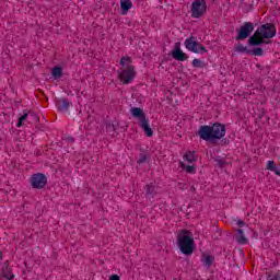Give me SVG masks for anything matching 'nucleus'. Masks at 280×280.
<instances>
[{"mask_svg": "<svg viewBox=\"0 0 280 280\" xmlns=\"http://www.w3.org/2000/svg\"><path fill=\"white\" fill-rule=\"evenodd\" d=\"M130 113H131L132 117H135L136 119H139V122H141L142 119H147L145 113H143V109H141L139 107H132L130 109Z\"/></svg>", "mask_w": 280, "mask_h": 280, "instance_id": "14", "label": "nucleus"}, {"mask_svg": "<svg viewBox=\"0 0 280 280\" xmlns=\"http://www.w3.org/2000/svg\"><path fill=\"white\" fill-rule=\"evenodd\" d=\"M237 226H240L242 229V226H246V222L237 221Z\"/></svg>", "mask_w": 280, "mask_h": 280, "instance_id": "31", "label": "nucleus"}, {"mask_svg": "<svg viewBox=\"0 0 280 280\" xmlns=\"http://www.w3.org/2000/svg\"><path fill=\"white\" fill-rule=\"evenodd\" d=\"M277 36V27L272 23L262 24L258 27L253 36H250L247 40L250 47H259V45H266V39L275 38Z\"/></svg>", "mask_w": 280, "mask_h": 280, "instance_id": "2", "label": "nucleus"}, {"mask_svg": "<svg viewBox=\"0 0 280 280\" xmlns=\"http://www.w3.org/2000/svg\"><path fill=\"white\" fill-rule=\"evenodd\" d=\"M253 32H255V24H253V22H245L240 30H236V40H246V38H248V36H250V34H253Z\"/></svg>", "mask_w": 280, "mask_h": 280, "instance_id": "5", "label": "nucleus"}, {"mask_svg": "<svg viewBox=\"0 0 280 280\" xmlns=\"http://www.w3.org/2000/svg\"><path fill=\"white\" fill-rule=\"evenodd\" d=\"M186 172H187L188 174H194V173L196 172V167H195V166H187V167H186Z\"/></svg>", "mask_w": 280, "mask_h": 280, "instance_id": "27", "label": "nucleus"}, {"mask_svg": "<svg viewBox=\"0 0 280 280\" xmlns=\"http://www.w3.org/2000/svg\"><path fill=\"white\" fill-rule=\"evenodd\" d=\"M192 19H202L207 14V1L195 0L190 8Z\"/></svg>", "mask_w": 280, "mask_h": 280, "instance_id": "4", "label": "nucleus"}, {"mask_svg": "<svg viewBox=\"0 0 280 280\" xmlns=\"http://www.w3.org/2000/svg\"><path fill=\"white\" fill-rule=\"evenodd\" d=\"M131 63H132V60L130 59L129 56L122 57V58L120 59V65H121V67H124L125 69H128V67H132Z\"/></svg>", "mask_w": 280, "mask_h": 280, "instance_id": "18", "label": "nucleus"}, {"mask_svg": "<svg viewBox=\"0 0 280 280\" xmlns=\"http://www.w3.org/2000/svg\"><path fill=\"white\" fill-rule=\"evenodd\" d=\"M109 280H121V279H120L119 276H117V275H112V276L109 277Z\"/></svg>", "mask_w": 280, "mask_h": 280, "instance_id": "30", "label": "nucleus"}, {"mask_svg": "<svg viewBox=\"0 0 280 280\" xmlns=\"http://www.w3.org/2000/svg\"><path fill=\"white\" fill-rule=\"evenodd\" d=\"M144 197L147 200H153V198L159 194V186L154 185L153 183L148 184L144 186Z\"/></svg>", "mask_w": 280, "mask_h": 280, "instance_id": "10", "label": "nucleus"}, {"mask_svg": "<svg viewBox=\"0 0 280 280\" xmlns=\"http://www.w3.org/2000/svg\"><path fill=\"white\" fill-rule=\"evenodd\" d=\"M52 77H55L56 79L61 78L62 77V68L61 67L52 68Z\"/></svg>", "mask_w": 280, "mask_h": 280, "instance_id": "22", "label": "nucleus"}, {"mask_svg": "<svg viewBox=\"0 0 280 280\" xmlns=\"http://www.w3.org/2000/svg\"><path fill=\"white\" fill-rule=\"evenodd\" d=\"M235 241L237 242V244H248V240L246 238V236H244V230H236Z\"/></svg>", "mask_w": 280, "mask_h": 280, "instance_id": "15", "label": "nucleus"}, {"mask_svg": "<svg viewBox=\"0 0 280 280\" xmlns=\"http://www.w3.org/2000/svg\"><path fill=\"white\" fill-rule=\"evenodd\" d=\"M30 117V112H24V115L19 118V121L16 124L18 128H21L23 126V121H25Z\"/></svg>", "mask_w": 280, "mask_h": 280, "instance_id": "23", "label": "nucleus"}, {"mask_svg": "<svg viewBox=\"0 0 280 280\" xmlns=\"http://www.w3.org/2000/svg\"><path fill=\"white\" fill-rule=\"evenodd\" d=\"M183 233H187V231L184 230Z\"/></svg>", "mask_w": 280, "mask_h": 280, "instance_id": "36", "label": "nucleus"}, {"mask_svg": "<svg viewBox=\"0 0 280 280\" xmlns=\"http://www.w3.org/2000/svg\"><path fill=\"white\" fill-rule=\"evenodd\" d=\"M203 259V266H206V268H211V266L213 265V260L215 259L213 256L211 255H207V254H203L202 255Z\"/></svg>", "mask_w": 280, "mask_h": 280, "instance_id": "16", "label": "nucleus"}, {"mask_svg": "<svg viewBox=\"0 0 280 280\" xmlns=\"http://www.w3.org/2000/svg\"><path fill=\"white\" fill-rule=\"evenodd\" d=\"M186 49L188 51H192V54H207V48L201 45L199 42L194 40V36L188 37L184 43Z\"/></svg>", "mask_w": 280, "mask_h": 280, "instance_id": "6", "label": "nucleus"}, {"mask_svg": "<svg viewBox=\"0 0 280 280\" xmlns=\"http://www.w3.org/2000/svg\"><path fill=\"white\" fill-rule=\"evenodd\" d=\"M184 159L188 161V163H194L196 161V158L194 156V153L191 151H188L185 155Z\"/></svg>", "mask_w": 280, "mask_h": 280, "instance_id": "24", "label": "nucleus"}, {"mask_svg": "<svg viewBox=\"0 0 280 280\" xmlns=\"http://www.w3.org/2000/svg\"><path fill=\"white\" fill-rule=\"evenodd\" d=\"M177 246H179V250L183 253V255H194L196 242L194 241V237L187 234H178Z\"/></svg>", "mask_w": 280, "mask_h": 280, "instance_id": "3", "label": "nucleus"}, {"mask_svg": "<svg viewBox=\"0 0 280 280\" xmlns=\"http://www.w3.org/2000/svg\"><path fill=\"white\" fill-rule=\"evenodd\" d=\"M139 126L140 128H142L147 137H153L154 131L150 127V122L148 121V118H143L142 120H140Z\"/></svg>", "mask_w": 280, "mask_h": 280, "instance_id": "12", "label": "nucleus"}, {"mask_svg": "<svg viewBox=\"0 0 280 280\" xmlns=\"http://www.w3.org/2000/svg\"><path fill=\"white\" fill-rule=\"evenodd\" d=\"M190 191H196V187L191 186Z\"/></svg>", "mask_w": 280, "mask_h": 280, "instance_id": "34", "label": "nucleus"}, {"mask_svg": "<svg viewBox=\"0 0 280 280\" xmlns=\"http://www.w3.org/2000/svg\"><path fill=\"white\" fill-rule=\"evenodd\" d=\"M215 163L219 167H224L226 162L222 159H218V160H215Z\"/></svg>", "mask_w": 280, "mask_h": 280, "instance_id": "26", "label": "nucleus"}, {"mask_svg": "<svg viewBox=\"0 0 280 280\" xmlns=\"http://www.w3.org/2000/svg\"><path fill=\"white\" fill-rule=\"evenodd\" d=\"M135 66H128L119 71L118 78L122 84H130L135 80Z\"/></svg>", "mask_w": 280, "mask_h": 280, "instance_id": "7", "label": "nucleus"}, {"mask_svg": "<svg viewBox=\"0 0 280 280\" xmlns=\"http://www.w3.org/2000/svg\"><path fill=\"white\" fill-rule=\"evenodd\" d=\"M179 189H187V185L179 184Z\"/></svg>", "mask_w": 280, "mask_h": 280, "instance_id": "32", "label": "nucleus"}, {"mask_svg": "<svg viewBox=\"0 0 280 280\" xmlns=\"http://www.w3.org/2000/svg\"><path fill=\"white\" fill-rule=\"evenodd\" d=\"M247 54L249 56H264V48L261 47H256L252 50H248Z\"/></svg>", "mask_w": 280, "mask_h": 280, "instance_id": "19", "label": "nucleus"}, {"mask_svg": "<svg viewBox=\"0 0 280 280\" xmlns=\"http://www.w3.org/2000/svg\"><path fill=\"white\" fill-rule=\"evenodd\" d=\"M1 275L4 277V279H14V275H12V269H10V264H8V261L3 262L2 265Z\"/></svg>", "mask_w": 280, "mask_h": 280, "instance_id": "13", "label": "nucleus"}, {"mask_svg": "<svg viewBox=\"0 0 280 280\" xmlns=\"http://www.w3.org/2000/svg\"><path fill=\"white\" fill-rule=\"evenodd\" d=\"M120 8L122 12H128L132 8V2L130 0H120Z\"/></svg>", "mask_w": 280, "mask_h": 280, "instance_id": "17", "label": "nucleus"}, {"mask_svg": "<svg viewBox=\"0 0 280 280\" xmlns=\"http://www.w3.org/2000/svg\"><path fill=\"white\" fill-rule=\"evenodd\" d=\"M73 104L67 98H60L57 104V109L59 113H69V108H71Z\"/></svg>", "mask_w": 280, "mask_h": 280, "instance_id": "11", "label": "nucleus"}, {"mask_svg": "<svg viewBox=\"0 0 280 280\" xmlns=\"http://www.w3.org/2000/svg\"><path fill=\"white\" fill-rule=\"evenodd\" d=\"M28 121H33V124H38L39 117L36 115V113L32 112L28 116Z\"/></svg>", "mask_w": 280, "mask_h": 280, "instance_id": "25", "label": "nucleus"}, {"mask_svg": "<svg viewBox=\"0 0 280 280\" xmlns=\"http://www.w3.org/2000/svg\"><path fill=\"white\" fill-rule=\"evenodd\" d=\"M66 141H68V143H74L75 142V138L73 137H67Z\"/></svg>", "mask_w": 280, "mask_h": 280, "instance_id": "29", "label": "nucleus"}, {"mask_svg": "<svg viewBox=\"0 0 280 280\" xmlns=\"http://www.w3.org/2000/svg\"><path fill=\"white\" fill-rule=\"evenodd\" d=\"M171 56L174 60H177L178 62H185L189 58L187 54L180 49V42L175 43V46L173 50L171 51Z\"/></svg>", "mask_w": 280, "mask_h": 280, "instance_id": "9", "label": "nucleus"}, {"mask_svg": "<svg viewBox=\"0 0 280 280\" xmlns=\"http://www.w3.org/2000/svg\"><path fill=\"white\" fill-rule=\"evenodd\" d=\"M3 259V253L0 252V260Z\"/></svg>", "mask_w": 280, "mask_h": 280, "instance_id": "35", "label": "nucleus"}, {"mask_svg": "<svg viewBox=\"0 0 280 280\" xmlns=\"http://www.w3.org/2000/svg\"><path fill=\"white\" fill-rule=\"evenodd\" d=\"M145 161H148V156L145 155H141L140 160L138 161L139 165H141L142 163H145Z\"/></svg>", "mask_w": 280, "mask_h": 280, "instance_id": "28", "label": "nucleus"}, {"mask_svg": "<svg viewBox=\"0 0 280 280\" xmlns=\"http://www.w3.org/2000/svg\"><path fill=\"white\" fill-rule=\"evenodd\" d=\"M197 135L203 141L215 143V141H220L226 135V126L220 122H214L212 126L202 125L199 127Z\"/></svg>", "mask_w": 280, "mask_h": 280, "instance_id": "1", "label": "nucleus"}, {"mask_svg": "<svg viewBox=\"0 0 280 280\" xmlns=\"http://www.w3.org/2000/svg\"><path fill=\"white\" fill-rule=\"evenodd\" d=\"M270 280H280L279 277L275 276L273 278H271Z\"/></svg>", "mask_w": 280, "mask_h": 280, "instance_id": "33", "label": "nucleus"}, {"mask_svg": "<svg viewBox=\"0 0 280 280\" xmlns=\"http://www.w3.org/2000/svg\"><path fill=\"white\" fill-rule=\"evenodd\" d=\"M31 186L33 189H45L47 186V176L43 173H35L31 176Z\"/></svg>", "mask_w": 280, "mask_h": 280, "instance_id": "8", "label": "nucleus"}, {"mask_svg": "<svg viewBox=\"0 0 280 280\" xmlns=\"http://www.w3.org/2000/svg\"><path fill=\"white\" fill-rule=\"evenodd\" d=\"M235 51H237L238 54H248V51H250V49H248V47H246L242 44H237L235 47Z\"/></svg>", "mask_w": 280, "mask_h": 280, "instance_id": "21", "label": "nucleus"}, {"mask_svg": "<svg viewBox=\"0 0 280 280\" xmlns=\"http://www.w3.org/2000/svg\"><path fill=\"white\" fill-rule=\"evenodd\" d=\"M192 67H195V69H205V67H207V65L205 63L203 60L194 59L192 60Z\"/></svg>", "mask_w": 280, "mask_h": 280, "instance_id": "20", "label": "nucleus"}]
</instances>
